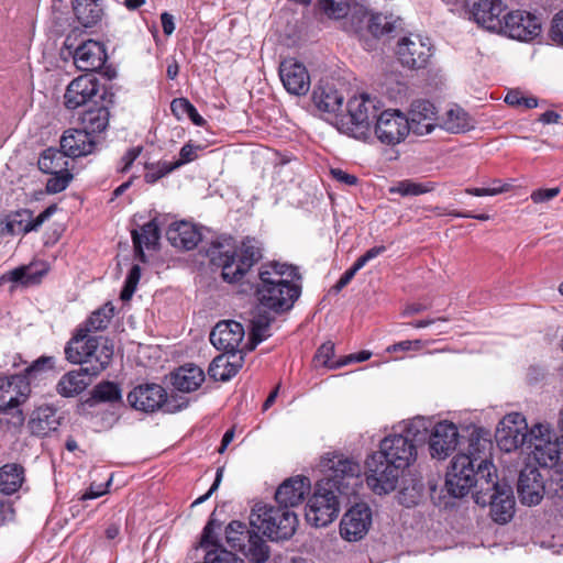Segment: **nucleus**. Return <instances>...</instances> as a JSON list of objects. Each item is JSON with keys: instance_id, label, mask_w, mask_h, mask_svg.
<instances>
[{"instance_id": "51", "label": "nucleus", "mask_w": 563, "mask_h": 563, "mask_svg": "<svg viewBox=\"0 0 563 563\" xmlns=\"http://www.w3.org/2000/svg\"><path fill=\"white\" fill-rule=\"evenodd\" d=\"M92 398L97 401H118L121 399V390L117 384L103 382L93 388Z\"/></svg>"}, {"instance_id": "11", "label": "nucleus", "mask_w": 563, "mask_h": 563, "mask_svg": "<svg viewBox=\"0 0 563 563\" xmlns=\"http://www.w3.org/2000/svg\"><path fill=\"white\" fill-rule=\"evenodd\" d=\"M128 401L133 408L144 412H154L158 409L173 412L186 406V404L172 406L166 390L158 384L136 386L129 393Z\"/></svg>"}, {"instance_id": "52", "label": "nucleus", "mask_w": 563, "mask_h": 563, "mask_svg": "<svg viewBox=\"0 0 563 563\" xmlns=\"http://www.w3.org/2000/svg\"><path fill=\"white\" fill-rule=\"evenodd\" d=\"M145 169H146L145 175H144L145 181L148 184H154L162 177H164L167 174L175 170V167H173L172 162H166V161L162 162L161 161L157 163L147 164L145 166Z\"/></svg>"}, {"instance_id": "30", "label": "nucleus", "mask_w": 563, "mask_h": 563, "mask_svg": "<svg viewBox=\"0 0 563 563\" xmlns=\"http://www.w3.org/2000/svg\"><path fill=\"white\" fill-rule=\"evenodd\" d=\"M167 240L178 249L192 250L201 240L198 228L187 221L175 222L166 231Z\"/></svg>"}, {"instance_id": "8", "label": "nucleus", "mask_w": 563, "mask_h": 563, "mask_svg": "<svg viewBox=\"0 0 563 563\" xmlns=\"http://www.w3.org/2000/svg\"><path fill=\"white\" fill-rule=\"evenodd\" d=\"M312 102L319 111L333 113V124L341 133L352 135V110L347 100L345 113H339L343 106V96L328 80H320L312 91Z\"/></svg>"}, {"instance_id": "33", "label": "nucleus", "mask_w": 563, "mask_h": 563, "mask_svg": "<svg viewBox=\"0 0 563 563\" xmlns=\"http://www.w3.org/2000/svg\"><path fill=\"white\" fill-rule=\"evenodd\" d=\"M356 16L360 23L364 25L374 37H382L394 32L396 29V20L391 16L382 13H368L363 11L362 8L354 5V19Z\"/></svg>"}, {"instance_id": "46", "label": "nucleus", "mask_w": 563, "mask_h": 563, "mask_svg": "<svg viewBox=\"0 0 563 563\" xmlns=\"http://www.w3.org/2000/svg\"><path fill=\"white\" fill-rule=\"evenodd\" d=\"M334 354V344L332 342L323 343L317 351L313 362L314 365L327 367L329 369H338L342 366L352 362V355H346L340 360H333Z\"/></svg>"}, {"instance_id": "64", "label": "nucleus", "mask_w": 563, "mask_h": 563, "mask_svg": "<svg viewBox=\"0 0 563 563\" xmlns=\"http://www.w3.org/2000/svg\"><path fill=\"white\" fill-rule=\"evenodd\" d=\"M551 36L554 42L563 45V11L558 13L553 19Z\"/></svg>"}, {"instance_id": "16", "label": "nucleus", "mask_w": 563, "mask_h": 563, "mask_svg": "<svg viewBox=\"0 0 563 563\" xmlns=\"http://www.w3.org/2000/svg\"><path fill=\"white\" fill-rule=\"evenodd\" d=\"M100 89V82L95 76H79L67 86L64 93V104L67 109L75 110L89 102H95L97 98H102Z\"/></svg>"}, {"instance_id": "15", "label": "nucleus", "mask_w": 563, "mask_h": 563, "mask_svg": "<svg viewBox=\"0 0 563 563\" xmlns=\"http://www.w3.org/2000/svg\"><path fill=\"white\" fill-rule=\"evenodd\" d=\"M383 459L393 461L396 464H406V471L417 460V446L413 441L402 434H389L380 440L378 451Z\"/></svg>"}, {"instance_id": "38", "label": "nucleus", "mask_w": 563, "mask_h": 563, "mask_svg": "<svg viewBox=\"0 0 563 563\" xmlns=\"http://www.w3.org/2000/svg\"><path fill=\"white\" fill-rule=\"evenodd\" d=\"M91 376L82 371V366L78 371H70L59 379L56 386L57 393L63 397H74L87 388L90 384L88 377Z\"/></svg>"}, {"instance_id": "28", "label": "nucleus", "mask_w": 563, "mask_h": 563, "mask_svg": "<svg viewBox=\"0 0 563 563\" xmlns=\"http://www.w3.org/2000/svg\"><path fill=\"white\" fill-rule=\"evenodd\" d=\"M311 483L306 476L297 475L284 481L276 490L275 499L284 507H296L310 492Z\"/></svg>"}, {"instance_id": "54", "label": "nucleus", "mask_w": 563, "mask_h": 563, "mask_svg": "<svg viewBox=\"0 0 563 563\" xmlns=\"http://www.w3.org/2000/svg\"><path fill=\"white\" fill-rule=\"evenodd\" d=\"M492 184L494 185L492 188H466L465 194L475 197L497 196L512 189L510 184L503 183L500 179H493Z\"/></svg>"}, {"instance_id": "48", "label": "nucleus", "mask_w": 563, "mask_h": 563, "mask_svg": "<svg viewBox=\"0 0 563 563\" xmlns=\"http://www.w3.org/2000/svg\"><path fill=\"white\" fill-rule=\"evenodd\" d=\"M113 314V306L111 303H106L103 307L92 312L85 325L80 329L86 330L87 333L103 330L109 324Z\"/></svg>"}, {"instance_id": "14", "label": "nucleus", "mask_w": 563, "mask_h": 563, "mask_svg": "<svg viewBox=\"0 0 563 563\" xmlns=\"http://www.w3.org/2000/svg\"><path fill=\"white\" fill-rule=\"evenodd\" d=\"M500 31L514 40L530 42L540 35L541 22L528 11L514 10L504 16Z\"/></svg>"}, {"instance_id": "5", "label": "nucleus", "mask_w": 563, "mask_h": 563, "mask_svg": "<svg viewBox=\"0 0 563 563\" xmlns=\"http://www.w3.org/2000/svg\"><path fill=\"white\" fill-rule=\"evenodd\" d=\"M492 442L476 439L470 443L468 453L456 454L446 473L445 487L449 495L461 498L476 485L475 463L481 459V451H489Z\"/></svg>"}, {"instance_id": "58", "label": "nucleus", "mask_w": 563, "mask_h": 563, "mask_svg": "<svg viewBox=\"0 0 563 563\" xmlns=\"http://www.w3.org/2000/svg\"><path fill=\"white\" fill-rule=\"evenodd\" d=\"M202 150L200 145H195L190 142L186 143L179 152V158L173 163L175 169L181 167L185 164L191 163L198 158V151Z\"/></svg>"}, {"instance_id": "56", "label": "nucleus", "mask_w": 563, "mask_h": 563, "mask_svg": "<svg viewBox=\"0 0 563 563\" xmlns=\"http://www.w3.org/2000/svg\"><path fill=\"white\" fill-rule=\"evenodd\" d=\"M141 278V268L139 265H133L126 276L123 289L121 291V299L128 301L132 298L139 280Z\"/></svg>"}, {"instance_id": "62", "label": "nucleus", "mask_w": 563, "mask_h": 563, "mask_svg": "<svg viewBox=\"0 0 563 563\" xmlns=\"http://www.w3.org/2000/svg\"><path fill=\"white\" fill-rule=\"evenodd\" d=\"M54 358L51 356H41L36 361L32 363L31 366L26 368L27 375H34L41 372H45L47 369L53 368L54 366Z\"/></svg>"}, {"instance_id": "22", "label": "nucleus", "mask_w": 563, "mask_h": 563, "mask_svg": "<svg viewBox=\"0 0 563 563\" xmlns=\"http://www.w3.org/2000/svg\"><path fill=\"white\" fill-rule=\"evenodd\" d=\"M377 111L376 100L369 95L362 93L354 110V139L367 141L372 137V125L374 120L377 121Z\"/></svg>"}, {"instance_id": "19", "label": "nucleus", "mask_w": 563, "mask_h": 563, "mask_svg": "<svg viewBox=\"0 0 563 563\" xmlns=\"http://www.w3.org/2000/svg\"><path fill=\"white\" fill-rule=\"evenodd\" d=\"M244 334V328L240 322L223 320L212 329L210 342L216 349L232 353V357L235 358V352L239 351Z\"/></svg>"}, {"instance_id": "10", "label": "nucleus", "mask_w": 563, "mask_h": 563, "mask_svg": "<svg viewBox=\"0 0 563 563\" xmlns=\"http://www.w3.org/2000/svg\"><path fill=\"white\" fill-rule=\"evenodd\" d=\"M432 52L433 46L429 37L410 33L398 40L395 53L404 67L422 69L428 66Z\"/></svg>"}, {"instance_id": "59", "label": "nucleus", "mask_w": 563, "mask_h": 563, "mask_svg": "<svg viewBox=\"0 0 563 563\" xmlns=\"http://www.w3.org/2000/svg\"><path fill=\"white\" fill-rule=\"evenodd\" d=\"M528 438L532 445L534 442L551 441V428L549 424L536 423L528 430Z\"/></svg>"}, {"instance_id": "44", "label": "nucleus", "mask_w": 563, "mask_h": 563, "mask_svg": "<svg viewBox=\"0 0 563 563\" xmlns=\"http://www.w3.org/2000/svg\"><path fill=\"white\" fill-rule=\"evenodd\" d=\"M82 130L88 135L103 132L109 124V111L106 107L87 110L81 117Z\"/></svg>"}, {"instance_id": "12", "label": "nucleus", "mask_w": 563, "mask_h": 563, "mask_svg": "<svg viewBox=\"0 0 563 563\" xmlns=\"http://www.w3.org/2000/svg\"><path fill=\"white\" fill-rule=\"evenodd\" d=\"M374 131L382 143L396 145L410 133L409 120L400 110L388 109L378 115Z\"/></svg>"}, {"instance_id": "55", "label": "nucleus", "mask_w": 563, "mask_h": 563, "mask_svg": "<svg viewBox=\"0 0 563 563\" xmlns=\"http://www.w3.org/2000/svg\"><path fill=\"white\" fill-rule=\"evenodd\" d=\"M505 102L519 109H532L538 106L536 98L525 97L519 90H510L505 97Z\"/></svg>"}, {"instance_id": "23", "label": "nucleus", "mask_w": 563, "mask_h": 563, "mask_svg": "<svg viewBox=\"0 0 563 563\" xmlns=\"http://www.w3.org/2000/svg\"><path fill=\"white\" fill-rule=\"evenodd\" d=\"M55 211L56 207L49 206L36 218H33V212L27 209L16 211L8 217L5 231L11 235H24L31 231H37Z\"/></svg>"}, {"instance_id": "24", "label": "nucleus", "mask_w": 563, "mask_h": 563, "mask_svg": "<svg viewBox=\"0 0 563 563\" xmlns=\"http://www.w3.org/2000/svg\"><path fill=\"white\" fill-rule=\"evenodd\" d=\"M531 455L539 466L563 474V442L560 437L551 441L534 442Z\"/></svg>"}, {"instance_id": "18", "label": "nucleus", "mask_w": 563, "mask_h": 563, "mask_svg": "<svg viewBox=\"0 0 563 563\" xmlns=\"http://www.w3.org/2000/svg\"><path fill=\"white\" fill-rule=\"evenodd\" d=\"M279 77L290 95L305 96L310 89V75L306 66L296 58H285L280 63Z\"/></svg>"}, {"instance_id": "4", "label": "nucleus", "mask_w": 563, "mask_h": 563, "mask_svg": "<svg viewBox=\"0 0 563 563\" xmlns=\"http://www.w3.org/2000/svg\"><path fill=\"white\" fill-rule=\"evenodd\" d=\"M211 263L222 269L225 282H239L261 258V250L254 240L247 239L239 250L227 241L213 244L209 251Z\"/></svg>"}, {"instance_id": "34", "label": "nucleus", "mask_w": 563, "mask_h": 563, "mask_svg": "<svg viewBox=\"0 0 563 563\" xmlns=\"http://www.w3.org/2000/svg\"><path fill=\"white\" fill-rule=\"evenodd\" d=\"M205 382L203 371L194 364H186L172 374V384L175 389L190 393L198 389Z\"/></svg>"}, {"instance_id": "45", "label": "nucleus", "mask_w": 563, "mask_h": 563, "mask_svg": "<svg viewBox=\"0 0 563 563\" xmlns=\"http://www.w3.org/2000/svg\"><path fill=\"white\" fill-rule=\"evenodd\" d=\"M159 239L158 227L155 220H152L141 227V232L137 230L132 231V241L135 251L144 256L143 247L151 249L156 245Z\"/></svg>"}, {"instance_id": "29", "label": "nucleus", "mask_w": 563, "mask_h": 563, "mask_svg": "<svg viewBox=\"0 0 563 563\" xmlns=\"http://www.w3.org/2000/svg\"><path fill=\"white\" fill-rule=\"evenodd\" d=\"M96 141L87 131L70 129L60 137V150L71 158L89 155L93 152Z\"/></svg>"}, {"instance_id": "42", "label": "nucleus", "mask_w": 563, "mask_h": 563, "mask_svg": "<svg viewBox=\"0 0 563 563\" xmlns=\"http://www.w3.org/2000/svg\"><path fill=\"white\" fill-rule=\"evenodd\" d=\"M239 550L253 563H264L269 558V549L266 542L255 532H251L244 545Z\"/></svg>"}, {"instance_id": "2", "label": "nucleus", "mask_w": 563, "mask_h": 563, "mask_svg": "<svg viewBox=\"0 0 563 563\" xmlns=\"http://www.w3.org/2000/svg\"><path fill=\"white\" fill-rule=\"evenodd\" d=\"M298 278L295 266L278 262L263 266L256 288L261 306L276 312L289 310L300 295L299 286L294 283Z\"/></svg>"}, {"instance_id": "21", "label": "nucleus", "mask_w": 563, "mask_h": 563, "mask_svg": "<svg viewBox=\"0 0 563 563\" xmlns=\"http://www.w3.org/2000/svg\"><path fill=\"white\" fill-rule=\"evenodd\" d=\"M30 385L22 375L0 376V411H8L25 401Z\"/></svg>"}, {"instance_id": "50", "label": "nucleus", "mask_w": 563, "mask_h": 563, "mask_svg": "<svg viewBox=\"0 0 563 563\" xmlns=\"http://www.w3.org/2000/svg\"><path fill=\"white\" fill-rule=\"evenodd\" d=\"M251 531L246 525L241 521H232L225 529V539L232 549H239L244 545V541Z\"/></svg>"}, {"instance_id": "37", "label": "nucleus", "mask_w": 563, "mask_h": 563, "mask_svg": "<svg viewBox=\"0 0 563 563\" xmlns=\"http://www.w3.org/2000/svg\"><path fill=\"white\" fill-rule=\"evenodd\" d=\"M476 466V485L474 494L483 492L482 485L484 483L489 484L492 493L501 488V483L498 481L497 470L495 465L489 461V451H481V459L475 463Z\"/></svg>"}, {"instance_id": "36", "label": "nucleus", "mask_w": 563, "mask_h": 563, "mask_svg": "<svg viewBox=\"0 0 563 563\" xmlns=\"http://www.w3.org/2000/svg\"><path fill=\"white\" fill-rule=\"evenodd\" d=\"M263 306H257L251 312L250 319V340L251 347L253 350L258 343L267 339L269 334L271 323L273 321V317L268 311L264 309Z\"/></svg>"}, {"instance_id": "39", "label": "nucleus", "mask_w": 563, "mask_h": 563, "mask_svg": "<svg viewBox=\"0 0 563 563\" xmlns=\"http://www.w3.org/2000/svg\"><path fill=\"white\" fill-rule=\"evenodd\" d=\"M37 165L40 170L45 174L69 172L68 156L62 150L54 147H49L41 154Z\"/></svg>"}, {"instance_id": "53", "label": "nucleus", "mask_w": 563, "mask_h": 563, "mask_svg": "<svg viewBox=\"0 0 563 563\" xmlns=\"http://www.w3.org/2000/svg\"><path fill=\"white\" fill-rule=\"evenodd\" d=\"M320 9L330 18L341 19L349 12L347 0H319Z\"/></svg>"}, {"instance_id": "31", "label": "nucleus", "mask_w": 563, "mask_h": 563, "mask_svg": "<svg viewBox=\"0 0 563 563\" xmlns=\"http://www.w3.org/2000/svg\"><path fill=\"white\" fill-rule=\"evenodd\" d=\"M48 266L43 262L31 263L29 265L20 266L4 273L0 277V285L12 282L20 283L24 286L40 284L42 278L47 274Z\"/></svg>"}, {"instance_id": "32", "label": "nucleus", "mask_w": 563, "mask_h": 563, "mask_svg": "<svg viewBox=\"0 0 563 563\" xmlns=\"http://www.w3.org/2000/svg\"><path fill=\"white\" fill-rule=\"evenodd\" d=\"M73 11L85 27L98 24L106 11V0H71Z\"/></svg>"}, {"instance_id": "35", "label": "nucleus", "mask_w": 563, "mask_h": 563, "mask_svg": "<svg viewBox=\"0 0 563 563\" xmlns=\"http://www.w3.org/2000/svg\"><path fill=\"white\" fill-rule=\"evenodd\" d=\"M58 424L59 418L51 406H41L35 409L29 422L31 432L38 437L47 435L51 431L56 430Z\"/></svg>"}, {"instance_id": "26", "label": "nucleus", "mask_w": 563, "mask_h": 563, "mask_svg": "<svg viewBox=\"0 0 563 563\" xmlns=\"http://www.w3.org/2000/svg\"><path fill=\"white\" fill-rule=\"evenodd\" d=\"M73 58L79 70L92 73L103 66L107 54L101 43L88 40L75 49Z\"/></svg>"}, {"instance_id": "20", "label": "nucleus", "mask_w": 563, "mask_h": 563, "mask_svg": "<svg viewBox=\"0 0 563 563\" xmlns=\"http://www.w3.org/2000/svg\"><path fill=\"white\" fill-rule=\"evenodd\" d=\"M517 492L520 501L525 505L534 506L541 503L545 485L538 468L527 466L520 472Z\"/></svg>"}, {"instance_id": "49", "label": "nucleus", "mask_w": 563, "mask_h": 563, "mask_svg": "<svg viewBox=\"0 0 563 563\" xmlns=\"http://www.w3.org/2000/svg\"><path fill=\"white\" fill-rule=\"evenodd\" d=\"M434 186L431 183L420 184L410 179L398 181L389 188L390 194H399L400 196H418L432 191Z\"/></svg>"}, {"instance_id": "25", "label": "nucleus", "mask_w": 563, "mask_h": 563, "mask_svg": "<svg viewBox=\"0 0 563 563\" xmlns=\"http://www.w3.org/2000/svg\"><path fill=\"white\" fill-rule=\"evenodd\" d=\"M410 131L417 135H424L438 125V112L433 103L427 100H417L411 103L409 110Z\"/></svg>"}, {"instance_id": "6", "label": "nucleus", "mask_w": 563, "mask_h": 563, "mask_svg": "<svg viewBox=\"0 0 563 563\" xmlns=\"http://www.w3.org/2000/svg\"><path fill=\"white\" fill-rule=\"evenodd\" d=\"M250 522L272 540H287L295 533L298 519L287 507L257 504L252 509Z\"/></svg>"}, {"instance_id": "17", "label": "nucleus", "mask_w": 563, "mask_h": 563, "mask_svg": "<svg viewBox=\"0 0 563 563\" xmlns=\"http://www.w3.org/2000/svg\"><path fill=\"white\" fill-rule=\"evenodd\" d=\"M457 427L448 420L437 422L429 434L430 455L437 460H445L459 444Z\"/></svg>"}, {"instance_id": "63", "label": "nucleus", "mask_w": 563, "mask_h": 563, "mask_svg": "<svg viewBox=\"0 0 563 563\" xmlns=\"http://www.w3.org/2000/svg\"><path fill=\"white\" fill-rule=\"evenodd\" d=\"M192 104L185 98L174 99L170 103V110L177 119L187 115Z\"/></svg>"}, {"instance_id": "47", "label": "nucleus", "mask_w": 563, "mask_h": 563, "mask_svg": "<svg viewBox=\"0 0 563 563\" xmlns=\"http://www.w3.org/2000/svg\"><path fill=\"white\" fill-rule=\"evenodd\" d=\"M373 512L366 503H354V541L363 539L372 527Z\"/></svg>"}, {"instance_id": "13", "label": "nucleus", "mask_w": 563, "mask_h": 563, "mask_svg": "<svg viewBox=\"0 0 563 563\" xmlns=\"http://www.w3.org/2000/svg\"><path fill=\"white\" fill-rule=\"evenodd\" d=\"M528 439V423L523 415H506L496 431V441L500 450L512 452L521 448Z\"/></svg>"}, {"instance_id": "3", "label": "nucleus", "mask_w": 563, "mask_h": 563, "mask_svg": "<svg viewBox=\"0 0 563 563\" xmlns=\"http://www.w3.org/2000/svg\"><path fill=\"white\" fill-rule=\"evenodd\" d=\"M66 358L80 364L86 374L98 375L111 362L113 344L106 338L89 335L80 328L65 346Z\"/></svg>"}, {"instance_id": "61", "label": "nucleus", "mask_w": 563, "mask_h": 563, "mask_svg": "<svg viewBox=\"0 0 563 563\" xmlns=\"http://www.w3.org/2000/svg\"><path fill=\"white\" fill-rule=\"evenodd\" d=\"M419 492L413 487L411 490L408 489V485L406 484L398 493L397 499L398 503L406 506L411 507L418 503Z\"/></svg>"}, {"instance_id": "57", "label": "nucleus", "mask_w": 563, "mask_h": 563, "mask_svg": "<svg viewBox=\"0 0 563 563\" xmlns=\"http://www.w3.org/2000/svg\"><path fill=\"white\" fill-rule=\"evenodd\" d=\"M52 177L48 178L46 183V191L48 194H58L65 190L70 180L73 179V175L69 172L51 174Z\"/></svg>"}, {"instance_id": "43", "label": "nucleus", "mask_w": 563, "mask_h": 563, "mask_svg": "<svg viewBox=\"0 0 563 563\" xmlns=\"http://www.w3.org/2000/svg\"><path fill=\"white\" fill-rule=\"evenodd\" d=\"M441 126L451 133H464L473 129V120L462 108L455 107L446 111Z\"/></svg>"}, {"instance_id": "60", "label": "nucleus", "mask_w": 563, "mask_h": 563, "mask_svg": "<svg viewBox=\"0 0 563 563\" xmlns=\"http://www.w3.org/2000/svg\"><path fill=\"white\" fill-rule=\"evenodd\" d=\"M560 191L559 187L539 188L531 192L530 198L534 203H543L559 196Z\"/></svg>"}, {"instance_id": "7", "label": "nucleus", "mask_w": 563, "mask_h": 563, "mask_svg": "<svg viewBox=\"0 0 563 563\" xmlns=\"http://www.w3.org/2000/svg\"><path fill=\"white\" fill-rule=\"evenodd\" d=\"M366 484L377 495L394 492L400 478L407 479L406 464H396L385 460L380 454L372 453L366 462Z\"/></svg>"}, {"instance_id": "1", "label": "nucleus", "mask_w": 563, "mask_h": 563, "mask_svg": "<svg viewBox=\"0 0 563 563\" xmlns=\"http://www.w3.org/2000/svg\"><path fill=\"white\" fill-rule=\"evenodd\" d=\"M323 478L317 482L306 506V520L313 527H325L339 515L338 496L346 494L352 479V460L343 454H327L322 459Z\"/></svg>"}, {"instance_id": "9", "label": "nucleus", "mask_w": 563, "mask_h": 563, "mask_svg": "<svg viewBox=\"0 0 563 563\" xmlns=\"http://www.w3.org/2000/svg\"><path fill=\"white\" fill-rule=\"evenodd\" d=\"M483 492L474 494V500L482 507H490L492 519L499 523L505 525L509 522L515 515V497L511 486L508 484L501 485V488L492 493L489 484L482 485Z\"/></svg>"}, {"instance_id": "40", "label": "nucleus", "mask_w": 563, "mask_h": 563, "mask_svg": "<svg viewBox=\"0 0 563 563\" xmlns=\"http://www.w3.org/2000/svg\"><path fill=\"white\" fill-rule=\"evenodd\" d=\"M242 357L230 361L229 356L219 355L210 363L208 373L214 380L227 382L235 376L241 368Z\"/></svg>"}, {"instance_id": "41", "label": "nucleus", "mask_w": 563, "mask_h": 563, "mask_svg": "<svg viewBox=\"0 0 563 563\" xmlns=\"http://www.w3.org/2000/svg\"><path fill=\"white\" fill-rule=\"evenodd\" d=\"M24 482V470L19 464H5L0 468V492L5 495L15 493Z\"/></svg>"}, {"instance_id": "27", "label": "nucleus", "mask_w": 563, "mask_h": 563, "mask_svg": "<svg viewBox=\"0 0 563 563\" xmlns=\"http://www.w3.org/2000/svg\"><path fill=\"white\" fill-rule=\"evenodd\" d=\"M507 9L503 0H477L473 3L471 12L474 20L487 30H500L504 20L501 14Z\"/></svg>"}]
</instances>
